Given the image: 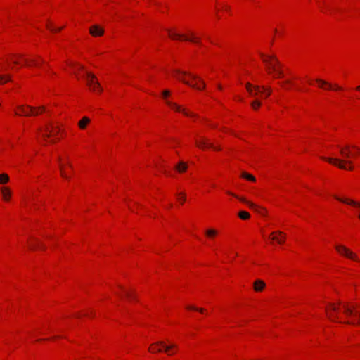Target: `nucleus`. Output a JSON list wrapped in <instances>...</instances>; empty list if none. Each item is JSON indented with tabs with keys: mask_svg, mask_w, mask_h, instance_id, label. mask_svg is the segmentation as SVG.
Listing matches in <instances>:
<instances>
[{
	"mask_svg": "<svg viewBox=\"0 0 360 360\" xmlns=\"http://www.w3.org/2000/svg\"><path fill=\"white\" fill-rule=\"evenodd\" d=\"M270 238L281 244L285 241V235L281 231L273 232Z\"/></svg>",
	"mask_w": 360,
	"mask_h": 360,
	"instance_id": "obj_13",
	"label": "nucleus"
},
{
	"mask_svg": "<svg viewBox=\"0 0 360 360\" xmlns=\"http://www.w3.org/2000/svg\"><path fill=\"white\" fill-rule=\"evenodd\" d=\"M263 61L266 64L269 69H271L276 74L277 77H282V72L277 70L276 65H278V60L274 56L262 55Z\"/></svg>",
	"mask_w": 360,
	"mask_h": 360,
	"instance_id": "obj_7",
	"label": "nucleus"
},
{
	"mask_svg": "<svg viewBox=\"0 0 360 360\" xmlns=\"http://www.w3.org/2000/svg\"><path fill=\"white\" fill-rule=\"evenodd\" d=\"M11 81L10 75H0V84Z\"/></svg>",
	"mask_w": 360,
	"mask_h": 360,
	"instance_id": "obj_23",
	"label": "nucleus"
},
{
	"mask_svg": "<svg viewBox=\"0 0 360 360\" xmlns=\"http://www.w3.org/2000/svg\"><path fill=\"white\" fill-rule=\"evenodd\" d=\"M196 145L200 148H204L207 147V148H213L214 150H219V148H217V147L214 146V145L212 143H209L208 140L206 139H202L200 141H197Z\"/></svg>",
	"mask_w": 360,
	"mask_h": 360,
	"instance_id": "obj_11",
	"label": "nucleus"
},
{
	"mask_svg": "<svg viewBox=\"0 0 360 360\" xmlns=\"http://www.w3.org/2000/svg\"><path fill=\"white\" fill-rule=\"evenodd\" d=\"M175 168L179 172H184L187 169L188 166L186 162H179Z\"/></svg>",
	"mask_w": 360,
	"mask_h": 360,
	"instance_id": "obj_20",
	"label": "nucleus"
},
{
	"mask_svg": "<svg viewBox=\"0 0 360 360\" xmlns=\"http://www.w3.org/2000/svg\"><path fill=\"white\" fill-rule=\"evenodd\" d=\"M205 234L209 237H213L217 235V231L214 229H208L206 231Z\"/></svg>",
	"mask_w": 360,
	"mask_h": 360,
	"instance_id": "obj_24",
	"label": "nucleus"
},
{
	"mask_svg": "<svg viewBox=\"0 0 360 360\" xmlns=\"http://www.w3.org/2000/svg\"><path fill=\"white\" fill-rule=\"evenodd\" d=\"M335 198L342 202H344V203H346L348 205H351L352 206L360 207V202H357L354 200H349V199H344V198H339L338 196H335Z\"/></svg>",
	"mask_w": 360,
	"mask_h": 360,
	"instance_id": "obj_16",
	"label": "nucleus"
},
{
	"mask_svg": "<svg viewBox=\"0 0 360 360\" xmlns=\"http://www.w3.org/2000/svg\"><path fill=\"white\" fill-rule=\"evenodd\" d=\"M60 173H61V176L66 179H69L70 177L69 176L66 174V172L64 171V169H63V166L62 165H60Z\"/></svg>",
	"mask_w": 360,
	"mask_h": 360,
	"instance_id": "obj_28",
	"label": "nucleus"
},
{
	"mask_svg": "<svg viewBox=\"0 0 360 360\" xmlns=\"http://www.w3.org/2000/svg\"><path fill=\"white\" fill-rule=\"evenodd\" d=\"M167 31H168L169 37L172 39H180V38L183 37V39L184 40L190 41L194 42V43H199V39L195 37L188 38L187 37H183L181 34H177V33H172L169 30H168Z\"/></svg>",
	"mask_w": 360,
	"mask_h": 360,
	"instance_id": "obj_12",
	"label": "nucleus"
},
{
	"mask_svg": "<svg viewBox=\"0 0 360 360\" xmlns=\"http://www.w3.org/2000/svg\"><path fill=\"white\" fill-rule=\"evenodd\" d=\"M218 88H219V89H221V85H218Z\"/></svg>",
	"mask_w": 360,
	"mask_h": 360,
	"instance_id": "obj_45",
	"label": "nucleus"
},
{
	"mask_svg": "<svg viewBox=\"0 0 360 360\" xmlns=\"http://www.w3.org/2000/svg\"><path fill=\"white\" fill-rule=\"evenodd\" d=\"M265 287V283L262 280H257L253 283L254 290L257 292L262 291Z\"/></svg>",
	"mask_w": 360,
	"mask_h": 360,
	"instance_id": "obj_15",
	"label": "nucleus"
},
{
	"mask_svg": "<svg viewBox=\"0 0 360 360\" xmlns=\"http://www.w3.org/2000/svg\"><path fill=\"white\" fill-rule=\"evenodd\" d=\"M162 94L163 98H166L167 96H169L170 95V92L168 90H165L162 91Z\"/></svg>",
	"mask_w": 360,
	"mask_h": 360,
	"instance_id": "obj_31",
	"label": "nucleus"
},
{
	"mask_svg": "<svg viewBox=\"0 0 360 360\" xmlns=\"http://www.w3.org/2000/svg\"><path fill=\"white\" fill-rule=\"evenodd\" d=\"M359 218L360 219V214H359Z\"/></svg>",
	"mask_w": 360,
	"mask_h": 360,
	"instance_id": "obj_47",
	"label": "nucleus"
},
{
	"mask_svg": "<svg viewBox=\"0 0 360 360\" xmlns=\"http://www.w3.org/2000/svg\"><path fill=\"white\" fill-rule=\"evenodd\" d=\"M90 122V119L87 117H84L82 120L78 122V126L80 129H84L86 128L87 124Z\"/></svg>",
	"mask_w": 360,
	"mask_h": 360,
	"instance_id": "obj_19",
	"label": "nucleus"
},
{
	"mask_svg": "<svg viewBox=\"0 0 360 360\" xmlns=\"http://www.w3.org/2000/svg\"><path fill=\"white\" fill-rule=\"evenodd\" d=\"M45 107L41 106L38 108L37 109L29 105L24 106V105H20L18 107V112H15L16 115H25V116H29L30 115H37L39 112H42L45 111Z\"/></svg>",
	"mask_w": 360,
	"mask_h": 360,
	"instance_id": "obj_5",
	"label": "nucleus"
},
{
	"mask_svg": "<svg viewBox=\"0 0 360 360\" xmlns=\"http://www.w3.org/2000/svg\"><path fill=\"white\" fill-rule=\"evenodd\" d=\"M356 90L360 91V85L356 87Z\"/></svg>",
	"mask_w": 360,
	"mask_h": 360,
	"instance_id": "obj_43",
	"label": "nucleus"
},
{
	"mask_svg": "<svg viewBox=\"0 0 360 360\" xmlns=\"http://www.w3.org/2000/svg\"><path fill=\"white\" fill-rule=\"evenodd\" d=\"M30 247L31 249H34L35 248H38V247L39 248L44 249V246L42 244H41L39 242H37V243L35 245L30 244Z\"/></svg>",
	"mask_w": 360,
	"mask_h": 360,
	"instance_id": "obj_29",
	"label": "nucleus"
},
{
	"mask_svg": "<svg viewBox=\"0 0 360 360\" xmlns=\"http://www.w3.org/2000/svg\"><path fill=\"white\" fill-rule=\"evenodd\" d=\"M187 309L197 311H199L200 313H204L205 311V309L203 308H198L194 306H188L187 307Z\"/></svg>",
	"mask_w": 360,
	"mask_h": 360,
	"instance_id": "obj_26",
	"label": "nucleus"
},
{
	"mask_svg": "<svg viewBox=\"0 0 360 360\" xmlns=\"http://www.w3.org/2000/svg\"><path fill=\"white\" fill-rule=\"evenodd\" d=\"M178 195L179 196V200L181 202V203H183L186 200L185 194L184 193H181Z\"/></svg>",
	"mask_w": 360,
	"mask_h": 360,
	"instance_id": "obj_30",
	"label": "nucleus"
},
{
	"mask_svg": "<svg viewBox=\"0 0 360 360\" xmlns=\"http://www.w3.org/2000/svg\"><path fill=\"white\" fill-rule=\"evenodd\" d=\"M89 32L93 36L97 37L101 36L103 34L104 30L98 25H94L89 28Z\"/></svg>",
	"mask_w": 360,
	"mask_h": 360,
	"instance_id": "obj_14",
	"label": "nucleus"
},
{
	"mask_svg": "<svg viewBox=\"0 0 360 360\" xmlns=\"http://www.w3.org/2000/svg\"><path fill=\"white\" fill-rule=\"evenodd\" d=\"M47 27L52 32H57V31L62 30V28H63V27H59V28L56 29V28L52 27L51 25H48Z\"/></svg>",
	"mask_w": 360,
	"mask_h": 360,
	"instance_id": "obj_32",
	"label": "nucleus"
},
{
	"mask_svg": "<svg viewBox=\"0 0 360 360\" xmlns=\"http://www.w3.org/2000/svg\"><path fill=\"white\" fill-rule=\"evenodd\" d=\"M46 131L51 132V130H49V127H46Z\"/></svg>",
	"mask_w": 360,
	"mask_h": 360,
	"instance_id": "obj_41",
	"label": "nucleus"
},
{
	"mask_svg": "<svg viewBox=\"0 0 360 360\" xmlns=\"http://www.w3.org/2000/svg\"><path fill=\"white\" fill-rule=\"evenodd\" d=\"M316 82L319 83V86L321 88H326L328 89H332V85L324 80L318 79H316Z\"/></svg>",
	"mask_w": 360,
	"mask_h": 360,
	"instance_id": "obj_21",
	"label": "nucleus"
},
{
	"mask_svg": "<svg viewBox=\"0 0 360 360\" xmlns=\"http://www.w3.org/2000/svg\"><path fill=\"white\" fill-rule=\"evenodd\" d=\"M242 176L245 179H248V174L245 173V172H243V174H242Z\"/></svg>",
	"mask_w": 360,
	"mask_h": 360,
	"instance_id": "obj_37",
	"label": "nucleus"
},
{
	"mask_svg": "<svg viewBox=\"0 0 360 360\" xmlns=\"http://www.w3.org/2000/svg\"><path fill=\"white\" fill-rule=\"evenodd\" d=\"M44 136L45 138H47V137H49V136H50V134H45Z\"/></svg>",
	"mask_w": 360,
	"mask_h": 360,
	"instance_id": "obj_42",
	"label": "nucleus"
},
{
	"mask_svg": "<svg viewBox=\"0 0 360 360\" xmlns=\"http://www.w3.org/2000/svg\"><path fill=\"white\" fill-rule=\"evenodd\" d=\"M124 292L126 294V296L129 298H133V293L130 291L124 290Z\"/></svg>",
	"mask_w": 360,
	"mask_h": 360,
	"instance_id": "obj_33",
	"label": "nucleus"
},
{
	"mask_svg": "<svg viewBox=\"0 0 360 360\" xmlns=\"http://www.w3.org/2000/svg\"><path fill=\"white\" fill-rule=\"evenodd\" d=\"M9 181V176L6 174H0V184H4L8 182Z\"/></svg>",
	"mask_w": 360,
	"mask_h": 360,
	"instance_id": "obj_22",
	"label": "nucleus"
},
{
	"mask_svg": "<svg viewBox=\"0 0 360 360\" xmlns=\"http://www.w3.org/2000/svg\"><path fill=\"white\" fill-rule=\"evenodd\" d=\"M1 193H2L3 198L4 200H8L10 199V197L11 195V192L8 188H7V187L1 188Z\"/></svg>",
	"mask_w": 360,
	"mask_h": 360,
	"instance_id": "obj_17",
	"label": "nucleus"
},
{
	"mask_svg": "<svg viewBox=\"0 0 360 360\" xmlns=\"http://www.w3.org/2000/svg\"><path fill=\"white\" fill-rule=\"evenodd\" d=\"M84 77L86 84L91 90L94 91H98V92H101L102 89L101 85L94 74L88 71H85Z\"/></svg>",
	"mask_w": 360,
	"mask_h": 360,
	"instance_id": "obj_6",
	"label": "nucleus"
},
{
	"mask_svg": "<svg viewBox=\"0 0 360 360\" xmlns=\"http://www.w3.org/2000/svg\"><path fill=\"white\" fill-rule=\"evenodd\" d=\"M176 348H177V345L175 344L167 345L165 343V342L159 341L151 345L150 347L148 348V351L152 353L160 352L162 351L163 349L167 354H168L169 355H172L174 354V352H172V350Z\"/></svg>",
	"mask_w": 360,
	"mask_h": 360,
	"instance_id": "obj_4",
	"label": "nucleus"
},
{
	"mask_svg": "<svg viewBox=\"0 0 360 360\" xmlns=\"http://www.w3.org/2000/svg\"><path fill=\"white\" fill-rule=\"evenodd\" d=\"M238 217L244 220L248 219V212L241 211L238 213Z\"/></svg>",
	"mask_w": 360,
	"mask_h": 360,
	"instance_id": "obj_25",
	"label": "nucleus"
},
{
	"mask_svg": "<svg viewBox=\"0 0 360 360\" xmlns=\"http://www.w3.org/2000/svg\"><path fill=\"white\" fill-rule=\"evenodd\" d=\"M328 318L339 323L360 325V305L330 303L326 309Z\"/></svg>",
	"mask_w": 360,
	"mask_h": 360,
	"instance_id": "obj_1",
	"label": "nucleus"
},
{
	"mask_svg": "<svg viewBox=\"0 0 360 360\" xmlns=\"http://www.w3.org/2000/svg\"><path fill=\"white\" fill-rule=\"evenodd\" d=\"M59 131H60V129L57 127V128L56 129V134L58 133V132H59Z\"/></svg>",
	"mask_w": 360,
	"mask_h": 360,
	"instance_id": "obj_40",
	"label": "nucleus"
},
{
	"mask_svg": "<svg viewBox=\"0 0 360 360\" xmlns=\"http://www.w3.org/2000/svg\"><path fill=\"white\" fill-rule=\"evenodd\" d=\"M32 63H33L34 65H37V63L35 60H32Z\"/></svg>",
	"mask_w": 360,
	"mask_h": 360,
	"instance_id": "obj_44",
	"label": "nucleus"
},
{
	"mask_svg": "<svg viewBox=\"0 0 360 360\" xmlns=\"http://www.w3.org/2000/svg\"><path fill=\"white\" fill-rule=\"evenodd\" d=\"M351 148H354V149H355L356 150V153H354L355 155L360 152V148L356 147V146H351Z\"/></svg>",
	"mask_w": 360,
	"mask_h": 360,
	"instance_id": "obj_35",
	"label": "nucleus"
},
{
	"mask_svg": "<svg viewBox=\"0 0 360 360\" xmlns=\"http://www.w3.org/2000/svg\"><path fill=\"white\" fill-rule=\"evenodd\" d=\"M249 181H255L256 179L252 174H249Z\"/></svg>",
	"mask_w": 360,
	"mask_h": 360,
	"instance_id": "obj_36",
	"label": "nucleus"
},
{
	"mask_svg": "<svg viewBox=\"0 0 360 360\" xmlns=\"http://www.w3.org/2000/svg\"><path fill=\"white\" fill-rule=\"evenodd\" d=\"M68 165H69V167H70V168H72V167L71 164L68 163Z\"/></svg>",
	"mask_w": 360,
	"mask_h": 360,
	"instance_id": "obj_46",
	"label": "nucleus"
},
{
	"mask_svg": "<svg viewBox=\"0 0 360 360\" xmlns=\"http://www.w3.org/2000/svg\"><path fill=\"white\" fill-rule=\"evenodd\" d=\"M229 194L237 198H239L242 202H245V199L243 198H239L238 195L233 194V193H231V192H228Z\"/></svg>",
	"mask_w": 360,
	"mask_h": 360,
	"instance_id": "obj_34",
	"label": "nucleus"
},
{
	"mask_svg": "<svg viewBox=\"0 0 360 360\" xmlns=\"http://www.w3.org/2000/svg\"><path fill=\"white\" fill-rule=\"evenodd\" d=\"M334 89L335 90H340L341 89V87L339 86L338 85H335L334 86Z\"/></svg>",
	"mask_w": 360,
	"mask_h": 360,
	"instance_id": "obj_38",
	"label": "nucleus"
},
{
	"mask_svg": "<svg viewBox=\"0 0 360 360\" xmlns=\"http://www.w3.org/2000/svg\"><path fill=\"white\" fill-rule=\"evenodd\" d=\"M260 105V102L256 99L255 101H252L251 103V106L253 109L257 110Z\"/></svg>",
	"mask_w": 360,
	"mask_h": 360,
	"instance_id": "obj_27",
	"label": "nucleus"
},
{
	"mask_svg": "<svg viewBox=\"0 0 360 360\" xmlns=\"http://www.w3.org/2000/svg\"><path fill=\"white\" fill-rule=\"evenodd\" d=\"M335 249L340 254H341L352 260L357 261V262L359 261V259H358L355 253L352 252L347 248H346L343 245H336Z\"/></svg>",
	"mask_w": 360,
	"mask_h": 360,
	"instance_id": "obj_8",
	"label": "nucleus"
},
{
	"mask_svg": "<svg viewBox=\"0 0 360 360\" xmlns=\"http://www.w3.org/2000/svg\"><path fill=\"white\" fill-rule=\"evenodd\" d=\"M79 70H83L84 69V67L82 65H79Z\"/></svg>",
	"mask_w": 360,
	"mask_h": 360,
	"instance_id": "obj_39",
	"label": "nucleus"
},
{
	"mask_svg": "<svg viewBox=\"0 0 360 360\" xmlns=\"http://www.w3.org/2000/svg\"><path fill=\"white\" fill-rule=\"evenodd\" d=\"M249 96H257L259 94H261L262 96L264 95V97H266L269 95V91H262L258 86H253L250 82H249Z\"/></svg>",
	"mask_w": 360,
	"mask_h": 360,
	"instance_id": "obj_9",
	"label": "nucleus"
},
{
	"mask_svg": "<svg viewBox=\"0 0 360 360\" xmlns=\"http://www.w3.org/2000/svg\"><path fill=\"white\" fill-rule=\"evenodd\" d=\"M249 208H252L255 212H258L259 214L264 215L266 212V211L263 208H260L257 207L256 205L253 204L252 202L249 200L248 202Z\"/></svg>",
	"mask_w": 360,
	"mask_h": 360,
	"instance_id": "obj_18",
	"label": "nucleus"
},
{
	"mask_svg": "<svg viewBox=\"0 0 360 360\" xmlns=\"http://www.w3.org/2000/svg\"><path fill=\"white\" fill-rule=\"evenodd\" d=\"M339 149L340 153L342 157V159L333 158H323V159L337 166L340 169L352 170L354 167L352 166V162L350 160V158L354 157L355 154L352 153L351 146L349 145L339 146Z\"/></svg>",
	"mask_w": 360,
	"mask_h": 360,
	"instance_id": "obj_2",
	"label": "nucleus"
},
{
	"mask_svg": "<svg viewBox=\"0 0 360 360\" xmlns=\"http://www.w3.org/2000/svg\"><path fill=\"white\" fill-rule=\"evenodd\" d=\"M173 75L178 80L198 90L205 87V84L202 79L189 72L176 69L173 71Z\"/></svg>",
	"mask_w": 360,
	"mask_h": 360,
	"instance_id": "obj_3",
	"label": "nucleus"
},
{
	"mask_svg": "<svg viewBox=\"0 0 360 360\" xmlns=\"http://www.w3.org/2000/svg\"><path fill=\"white\" fill-rule=\"evenodd\" d=\"M166 103L170 108H172L173 110H175L176 111L182 112L184 115L188 116H195L194 114L187 112L185 109L181 108L180 105L175 103H172L169 101H167Z\"/></svg>",
	"mask_w": 360,
	"mask_h": 360,
	"instance_id": "obj_10",
	"label": "nucleus"
}]
</instances>
